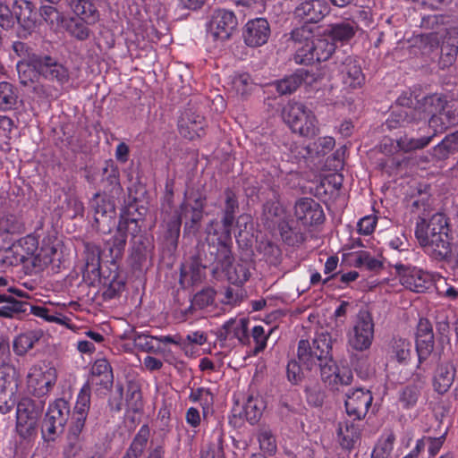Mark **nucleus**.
I'll return each instance as SVG.
<instances>
[{
    "mask_svg": "<svg viewBox=\"0 0 458 458\" xmlns=\"http://www.w3.org/2000/svg\"><path fill=\"white\" fill-rule=\"evenodd\" d=\"M252 81L248 73L235 74L231 79L232 88L242 97L249 94L252 88Z\"/></svg>",
    "mask_w": 458,
    "mask_h": 458,
    "instance_id": "obj_59",
    "label": "nucleus"
},
{
    "mask_svg": "<svg viewBox=\"0 0 458 458\" xmlns=\"http://www.w3.org/2000/svg\"><path fill=\"white\" fill-rule=\"evenodd\" d=\"M264 409L265 403L262 398L251 395L248 397L243 406V413L250 424H255L261 418Z\"/></svg>",
    "mask_w": 458,
    "mask_h": 458,
    "instance_id": "obj_48",
    "label": "nucleus"
},
{
    "mask_svg": "<svg viewBox=\"0 0 458 458\" xmlns=\"http://www.w3.org/2000/svg\"><path fill=\"white\" fill-rule=\"evenodd\" d=\"M128 211L126 215H122L118 225L117 229L126 237L130 234L131 235V239L134 237H138V233L140 232V225H139V218L131 217V209L139 210V207L136 205L138 201V197L132 193V189H128Z\"/></svg>",
    "mask_w": 458,
    "mask_h": 458,
    "instance_id": "obj_23",
    "label": "nucleus"
},
{
    "mask_svg": "<svg viewBox=\"0 0 458 458\" xmlns=\"http://www.w3.org/2000/svg\"><path fill=\"white\" fill-rule=\"evenodd\" d=\"M458 123V114L452 106L447 105L443 111L431 115L428 120L427 130L430 131L436 137L445 132L449 127Z\"/></svg>",
    "mask_w": 458,
    "mask_h": 458,
    "instance_id": "obj_22",
    "label": "nucleus"
},
{
    "mask_svg": "<svg viewBox=\"0 0 458 458\" xmlns=\"http://www.w3.org/2000/svg\"><path fill=\"white\" fill-rule=\"evenodd\" d=\"M271 35L269 22L265 18L250 20L244 26L242 36L245 44L258 47L266 44Z\"/></svg>",
    "mask_w": 458,
    "mask_h": 458,
    "instance_id": "obj_19",
    "label": "nucleus"
},
{
    "mask_svg": "<svg viewBox=\"0 0 458 458\" xmlns=\"http://www.w3.org/2000/svg\"><path fill=\"white\" fill-rule=\"evenodd\" d=\"M256 250L263 256L266 262L278 266L282 260V250L277 244L268 239L257 241Z\"/></svg>",
    "mask_w": 458,
    "mask_h": 458,
    "instance_id": "obj_40",
    "label": "nucleus"
},
{
    "mask_svg": "<svg viewBox=\"0 0 458 458\" xmlns=\"http://www.w3.org/2000/svg\"><path fill=\"white\" fill-rule=\"evenodd\" d=\"M90 382L92 385L100 386L105 389L112 386L114 376L107 360L98 359L94 362L91 368Z\"/></svg>",
    "mask_w": 458,
    "mask_h": 458,
    "instance_id": "obj_32",
    "label": "nucleus"
},
{
    "mask_svg": "<svg viewBox=\"0 0 458 458\" xmlns=\"http://www.w3.org/2000/svg\"><path fill=\"white\" fill-rule=\"evenodd\" d=\"M89 206L94 211L93 227L104 234L111 233L116 225V211L114 200L106 195L98 192L90 199Z\"/></svg>",
    "mask_w": 458,
    "mask_h": 458,
    "instance_id": "obj_9",
    "label": "nucleus"
},
{
    "mask_svg": "<svg viewBox=\"0 0 458 458\" xmlns=\"http://www.w3.org/2000/svg\"><path fill=\"white\" fill-rule=\"evenodd\" d=\"M392 352L399 363H403L411 357V343L406 339L394 338L392 341Z\"/></svg>",
    "mask_w": 458,
    "mask_h": 458,
    "instance_id": "obj_58",
    "label": "nucleus"
},
{
    "mask_svg": "<svg viewBox=\"0 0 458 458\" xmlns=\"http://www.w3.org/2000/svg\"><path fill=\"white\" fill-rule=\"evenodd\" d=\"M38 240L31 235L19 239L12 244L9 250L13 254L15 264L28 265L33 254L38 251Z\"/></svg>",
    "mask_w": 458,
    "mask_h": 458,
    "instance_id": "obj_24",
    "label": "nucleus"
},
{
    "mask_svg": "<svg viewBox=\"0 0 458 458\" xmlns=\"http://www.w3.org/2000/svg\"><path fill=\"white\" fill-rule=\"evenodd\" d=\"M447 105L446 99L437 94L427 96L423 98L420 102H418V107L423 112L425 117L427 115L431 116L435 114H438V112L443 111L444 107Z\"/></svg>",
    "mask_w": 458,
    "mask_h": 458,
    "instance_id": "obj_47",
    "label": "nucleus"
},
{
    "mask_svg": "<svg viewBox=\"0 0 458 458\" xmlns=\"http://www.w3.org/2000/svg\"><path fill=\"white\" fill-rule=\"evenodd\" d=\"M85 421L86 420L72 417V422L67 435L68 448L66 452L69 455L74 456L81 449V442L83 440L82 430L85 426Z\"/></svg>",
    "mask_w": 458,
    "mask_h": 458,
    "instance_id": "obj_36",
    "label": "nucleus"
},
{
    "mask_svg": "<svg viewBox=\"0 0 458 458\" xmlns=\"http://www.w3.org/2000/svg\"><path fill=\"white\" fill-rule=\"evenodd\" d=\"M181 221L184 219L183 233L185 234H196L201 225L204 213L178 212Z\"/></svg>",
    "mask_w": 458,
    "mask_h": 458,
    "instance_id": "obj_53",
    "label": "nucleus"
},
{
    "mask_svg": "<svg viewBox=\"0 0 458 458\" xmlns=\"http://www.w3.org/2000/svg\"><path fill=\"white\" fill-rule=\"evenodd\" d=\"M346 412L354 420H361L367 415L373 397L371 392L363 388H356L345 394Z\"/></svg>",
    "mask_w": 458,
    "mask_h": 458,
    "instance_id": "obj_16",
    "label": "nucleus"
},
{
    "mask_svg": "<svg viewBox=\"0 0 458 458\" xmlns=\"http://www.w3.org/2000/svg\"><path fill=\"white\" fill-rule=\"evenodd\" d=\"M445 19L446 16L437 14L427 15L421 19L420 28L431 31L426 35V37L430 38V41L436 45L439 44L445 32H446V34H457L455 29L447 30L445 28Z\"/></svg>",
    "mask_w": 458,
    "mask_h": 458,
    "instance_id": "obj_27",
    "label": "nucleus"
},
{
    "mask_svg": "<svg viewBox=\"0 0 458 458\" xmlns=\"http://www.w3.org/2000/svg\"><path fill=\"white\" fill-rule=\"evenodd\" d=\"M280 235L284 243L289 246H296L304 242V235L288 222L282 221L278 225Z\"/></svg>",
    "mask_w": 458,
    "mask_h": 458,
    "instance_id": "obj_50",
    "label": "nucleus"
},
{
    "mask_svg": "<svg viewBox=\"0 0 458 458\" xmlns=\"http://www.w3.org/2000/svg\"><path fill=\"white\" fill-rule=\"evenodd\" d=\"M126 405L129 411L135 413L143 409L142 394L140 387L135 384H129L126 391Z\"/></svg>",
    "mask_w": 458,
    "mask_h": 458,
    "instance_id": "obj_54",
    "label": "nucleus"
},
{
    "mask_svg": "<svg viewBox=\"0 0 458 458\" xmlns=\"http://www.w3.org/2000/svg\"><path fill=\"white\" fill-rule=\"evenodd\" d=\"M231 242V238H216V242L209 238L206 239L199 246L201 250V259H204L206 265L214 266V270H222L230 274L233 268V256L232 254L231 246L227 242Z\"/></svg>",
    "mask_w": 458,
    "mask_h": 458,
    "instance_id": "obj_5",
    "label": "nucleus"
},
{
    "mask_svg": "<svg viewBox=\"0 0 458 458\" xmlns=\"http://www.w3.org/2000/svg\"><path fill=\"white\" fill-rule=\"evenodd\" d=\"M337 435L341 447L350 452L360 439L361 428L358 424L346 420L338 424Z\"/></svg>",
    "mask_w": 458,
    "mask_h": 458,
    "instance_id": "obj_28",
    "label": "nucleus"
},
{
    "mask_svg": "<svg viewBox=\"0 0 458 458\" xmlns=\"http://www.w3.org/2000/svg\"><path fill=\"white\" fill-rule=\"evenodd\" d=\"M282 117L294 133L312 138L318 133V121L312 111L302 103L289 102L283 108Z\"/></svg>",
    "mask_w": 458,
    "mask_h": 458,
    "instance_id": "obj_3",
    "label": "nucleus"
},
{
    "mask_svg": "<svg viewBox=\"0 0 458 458\" xmlns=\"http://www.w3.org/2000/svg\"><path fill=\"white\" fill-rule=\"evenodd\" d=\"M164 223L165 224V239L169 247L175 249L178 245L182 221L178 216V212L174 211L172 216H165Z\"/></svg>",
    "mask_w": 458,
    "mask_h": 458,
    "instance_id": "obj_42",
    "label": "nucleus"
},
{
    "mask_svg": "<svg viewBox=\"0 0 458 458\" xmlns=\"http://www.w3.org/2000/svg\"><path fill=\"white\" fill-rule=\"evenodd\" d=\"M273 84L280 95H287L293 93L301 86V81L295 72L289 76L276 81Z\"/></svg>",
    "mask_w": 458,
    "mask_h": 458,
    "instance_id": "obj_56",
    "label": "nucleus"
},
{
    "mask_svg": "<svg viewBox=\"0 0 458 458\" xmlns=\"http://www.w3.org/2000/svg\"><path fill=\"white\" fill-rule=\"evenodd\" d=\"M330 12V7L326 0H305L299 4L294 11L295 18L305 23H318Z\"/></svg>",
    "mask_w": 458,
    "mask_h": 458,
    "instance_id": "obj_20",
    "label": "nucleus"
},
{
    "mask_svg": "<svg viewBox=\"0 0 458 458\" xmlns=\"http://www.w3.org/2000/svg\"><path fill=\"white\" fill-rule=\"evenodd\" d=\"M335 51V43L324 33L323 37L313 38L306 45L298 47L295 50L294 61L304 65L315 62H325L331 57Z\"/></svg>",
    "mask_w": 458,
    "mask_h": 458,
    "instance_id": "obj_8",
    "label": "nucleus"
},
{
    "mask_svg": "<svg viewBox=\"0 0 458 458\" xmlns=\"http://www.w3.org/2000/svg\"><path fill=\"white\" fill-rule=\"evenodd\" d=\"M57 255V250L54 246H46L36 251L25 269L29 274H37L42 272L50 264L55 261Z\"/></svg>",
    "mask_w": 458,
    "mask_h": 458,
    "instance_id": "obj_30",
    "label": "nucleus"
},
{
    "mask_svg": "<svg viewBox=\"0 0 458 458\" xmlns=\"http://www.w3.org/2000/svg\"><path fill=\"white\" fill-rule=\"evenodd\" d=\"M150 435L148 425H143L133 437L123 458H140L147 448Z\"/></svg>",
    "mask_w": 458,
    "mask_h": 458,
    "instance_id": "obj_39",
    "label": "nucleus"
},
{
    "mask_svg": "<svg viewBox=\"0 0 458 458\" xmlns=\"http://www.w3.org/2000/svg\"><path fill=\"white\" fill-rule=\"evenodd\" d=\"M14 18L15 21L35 20L33 17L34 4L28 0H17L14 2Z\"/></svg>",
    "mask_w": 458,
    "mask_h": 458,
    "instance_id": "obj_62",
    "label": "nucleus"
},
{
    "mask_svg": "<svg viewBox=\"0 0 458 458\" xmlns=\"http://www.w3.org/2000/svg\"><path fill=\"white\" fill-rule=\"evenodd\" d=\"M320 371V376L323 381H330L334 377L335 381V375H337L338 368L335 361L333 360L332 352H329L327 357H324L323 361H320L317 366Z\"/></svg>",
    "mask_w": 458,
    "mask_h": 458,
    "instance_id": "obj_57",
    "label": "nucleus"
},
{
    "mask_svg": "<svg viewBox=\"0 0 458 458\" xmlns=\"http://www.w3.org/2000/svg\"><path fill=\"white\" fill-rule=\"evenodd\" d=\"M238 20L233 12L226 9H216L208 24V34L214 40H227L237 29Z\"/></svg>",
    "mask_w": 458,
    "mask_h": 458,
    "instance_id": "obj_11",
    "label": "nucleus"
},
{
    "mask_svg": "<svg viewBox=\"0 0 458 458\" xmlns=\"http://www.w3.org/2000/svg\"><path fill=\"white\" fill-rule=\"evenodd\" d=\"M39 16L49 25L58 26L64 22L63 13L51 4L39 8Z\"/></svg>",
    "mask_w": 458,
    "mask_h": 458,
    "instance_id": "obj_60",
    "label": "nucleus"
},
{
    "mask_svg": "<svg viewBox=\"0 0 458 458\" xmlns=\"http://www.w3.org/2000/svg\"><path fill=\"white\" fill-rule=\"evenodd\" d=\"M216 294V293L212 287H205L194 294L193 304L199 310H203L214 303Z\"/></svg>",
    "mask_w": 458,
    "mask_h": 458,
    "instance_id": "obj_61",
    "label": "nucleus"
},
{
    "mask_svg": "<svg viewBox=\"0 0 458 458\" xmlns=\"http://www.w3.org/2000/svg\"><path fill=\"white\" fill-rule=\"evenodd\" d=\"M420 394V391L419 387L414 385H410L402 390L399 401L405 409H409L417 403Z\"/></svg>",
    "mask_w": 458,
    "mask_h": 458,
    "instance_id": "obj_63",
    "label": "nucleus"
},
{
    "mask_svg": "<svg viewBox=\"0 0 458 458\" xmlns=\"http://www.w3.org/2000/svg\"><path fill=\"white\" fill-rule=\"evenodd\" d=\"M411 211L418 216L415 236L419 244L437 259H444L451 253L447 220L444 214L433 209L428 198L411 203Z\"/></svg>",
    "mask_w": 458,
    "mask_h": 458,
    "instance_id": "obj_1",
    "label": "nucleus"
},
{
    "mask_svg": "<svg viewBox=\"0 0 458 458\" xmlns=\"http://www.w3.org/2000/svg\"><path fill=\"white\" fill-rule=\"evenodd\" d=\"M341 76L343 83L351 89L360 88L365 81V76L362 72L359 62L352 56L345 57L342 63Z\"/></svg>",
    "mask_w": 458,
    "mask_h": 458,
    "instance_id": "obj_25",
    "label": "nucleus"
},
{
    "mask_svg": "<svg viewBox=\"0 0 458 458\" xmlns=\"http://www.w3.org/2000/svg\"><path fill=\"white\" fill-rule=\"evenodd\" d=\"M18 89L7 81L0 82V109L3 111L15 108L18 103Z\"/></svg>",
    "mask_w": 458,
    "mask_h": 458,
    "instance_id": "obj_46",
    "label": "nucleus"
},
{
    "mask_svg": "<svg viewBox=\"0 0 458 458\" xmlns=\"http://www.w3.org/2000/svg\"><path fill=\"white\" fill-rule=\"evenodd\" d=\"M103 0H70L69 6L75 15L84 16L89 22H98L100 17L98 8Z\"/></svg>",
    "mask_w": 458,
    "mask_h": 458,
    "instance_id": "obj_33",
    "label": "nucleus"
},
{
    "mask_svg": "<svg viewBox=\"0 0 458 458\" xmlns=\"http://www.w3.org/2000/svg\"><path fill=\"white\" fill-rule=\"evenodd\" d=\"M95 23L96 22H89L82 15H75L66 21L65 30L71 37L76 38L79 41H85L90 37L91 34V30L89 26Z\"/></svg>",
    "mask_w": 458,
    "mask_h": 458,
    "instance_id": "obj_35",
    "label": "nucleus"
},
{
    "mask_svg": "<svg viewBox=\"0 0 458 458\" xmlns=\"http://www.w3.org/2000/svg\"><path fill=\"white\" fill-rule=\"evenodd\" d=\"M17 72L19 81L24 87L32 86L40 77L64 85L69 81V69L56 57L46 55V57L18 61Z\"/></svg>",
    "mask_w": 458,
    "mask_h": 458,
    "instance_id": "obj_2",
    "label": "nucleus"
},
{
    "mask_svg": "<svg viewBox=\"0 0 458 458\" xmlns=\"http://www.w3.org/2000/svg\"><path fill=\"white\" fill-rule=\"evenodd\" d=\"M433 283V276L426 271L412 267L409 276L402 279V284L406 288L416 293H424Z\"/></svg>",
    "mask_w": 458,
    "mask_h": 458,
    "instance_id": "obj_31",
    "label": "nucleus"
},
{
    "mask_svg": "<svg viewBox=\"0 0 458 458\" xmlns=\"http://www.w3.org/2000/svg\"><path fill=\"white\" fill-rule=\"evenodd\" d=\"M239 212L240 204L237 192L232 188H226L223 191L221 204V223L225 238H231L232 228L236 222Z\"/></svg>",
    "mask_w": 458,
    "mask_h": 458,
    "instance_id": "obj_15",
    "label": "nucleus"
},
{
    "mask_svg": "<svg viewBox=\"0 0 458 458\" xmlns=\"http://www.w3.org/2000/svg\"><path fill=\"white\" fill-rule=\"evenodd\" d=\"M295 216L305 226L320 225L325 221L321 205L311 198H301L294 206Z\"/></svg>",
    "mask_w": 458,
    "mask_h": 458,
    "instance_id": "obj_18",
    "label": "nucleus"
},
{
    "mask_svg": "<svg viewBox=\"0 0 458 458\" xmlns=\"http://www.w3.org/2000/svg\"><path fill=\"white\" fill-rule=\"evenodd\" d=\"M44 407L43 401L22 398L17 403L16 431L22 438L37 434L38 421Z\"/></svg>",
    "mask_w": 458,
    "mask_h": 458,
    "instance_id": "obj_7",
    "label": "nucleus"
},
{
    "mask_svg": "<svg viewBox=\"0 0 458 458\" xmlns=\"http://www.w3.org/2000/svg\"><path fill=\"white\" fill-rule=\"evenodd\" d=\"M358 30L355 21L345 20L340 22L331 24L327 27L325 33L334 42H348L351 40Z\"/></svg>",
    "mask_w": 458,
    "mask_h": 458,
    "instance_id": "obj_29",
    "label": "nucleus"
},
{
    "mask_svg": "<svg viewBox=\"0 0 458 458\" xmlns=\"http://www.w3.org/2000/svg\"><path fill=\"white\" fill-rule=\"evenodd\" d=\"M83 281L89 286L102 284L106 290L103 292L105 300L115 298L124 288V282L118 279L114 273L112 276H103L100 267H85L83 271Z\"/></svg>",
    "mask_w": 458,
    "mask_h": 458,
    "instance_id": "obj_12",
    "label": "nucleus"
},
{
    "mask_svg": "<svg viewBox=\"0 0 458 458\" xmlns=\"http://www.w3.org/2000/svg\"><path fill=\"white\" fill-rule=\"evenodd\" d=\"M250 320L245 318H231L226 321L216 335L217 340L221 343L236 339L242 344H249L250 336L249 335Z\"/></svg>",
    "mask_w": 458,
    "mask_h": 458,
    "instance_id": "obj_17",
    "label": "nucleus"
},
{
    "mask_svg": "<svg viewBox=\"0 0 458 458\" xmlns=\"http://www.w3.org/2000/svg\"><path fill=\"white\" fill-rule=\"evenodd\" d=\"M154 239L148 234H140L131 239V259L134 268L140 269L153 256Z\"/></svg>",
    "mask_w": 458,
    "mask_h": 458,
    "instance_id": "obj_21",
    "label": "nucleus"
},
{
    "mask_svg": "<svg viewBox=\"0 0 458 458\" xmlns=\"http://www.w3.org/2000/svg\"><path fill=\"white\" fill-rule=\"evenodd\" d=\"M70 417V405L64 399H57L50 404L41 424V434L45 441H55L64 431Z\"/></svg>",
    "mask_w": 458,
    "mask_h": 458,
    "instance_id": "obj_6",
    "label": "nucleus"
},
{
    "mask_svg": "<svg viewBox=\"0 0 458 458\" xmlns=\"http://www.w3.org/2000/svg\"><path fill=\"white\" fill-rule=\"evenodd\" d=\"M435 136L430 131H428L426 134L414 137L404 134L396 140L398 149L409 153L416 150H420L428 147Z\"/></svg>",
    "mask_w": 458,
    "mask_h": 458,
    "instance_id": "obj_34",
    "label": "nucleus"
},
{
    "mask_svg": "<svg viewBox=\"0 0 458 458\" xmlns=\"http://www.w3.org/2000/svg\"><path fill=\"white\" fill-rule=\"evenodd\" d=\"M374 321L368 310H360L357 314L352 330L348 335L349 345L356 351H366L374 338Z\"/></svg>",
    "mask_w": 458,
    "mask_h": 458,
    "instance_id": "obj_10",
    "label": "nucleus"
},
{
    "mask_svg": "<svg viewBox=\"0 0 458 458\" xmlns=\"http://www.w3.org/2000/svg\"><path fill=\"white\" fill-rule=\"evenodd\" d=\"M41 336L42 333L38 331H28L20 334L13 340V352L19 356H23L28 351L34 347L35 344L39 341Z\"/></svg>",
    "mask_w": 458,
    "mask_h": 458,
    "instance_id": "obj_41",
    "label": "nucleus"
},
{
    "mask_svg": "<svg viewBox=\"0 0 458 458\" xmlns=\"http://www.w3.org/2000/svg\"><path fill=\"white\" fill-rule=\"evenodd\" d=\"M455 368L453 364H444L437 368L434 377V388L438 394L446 393L453 385L455 377Z\"/></svg>",
    "mask_w": 458,
    "mask_h": 458,
    "instance_id": "obj_38",
    "label": "nucleus"
},
{
    "mask_svg": "<svg viewBox=\"0 0 458 458\" xmlns=\"http://www.w3.org/2000/svg\"><path fill=\"white\" fill-rule=\"evenodd\" d=\"M435 335L433 327L428 318H420L415 333V348L420 367L433 352Z\"/></svg>",
    "mask_w": 458,
    "mask_h": 458,
    "instance_id": "obj_14",
    "label": "nucleus"
},
{
    "mask_svg": "<svg viewBox=\"0 0 458 458\" xmlns=\"http://www.w3.org/2000/svg\"><path fill=\"white\" fill-rule=\"evenodd\" d=\"M29 310V302L25 301H19L15 298L4 303L0 307V317L5 318H18L21 319L23 315L27 314Z\"/></svg>",
    "mask_w": 458,
    "mask_h": 458,
    "instance_id": "obj_45",
    "label": "nucleus"
},
{
    "mask_svg": "<svg viewBox=\"0 0 458 458\" xmlns=\"http://www.w3.org/2000/svg\"><path fill=\"white\" fill-rule=\"evenodd\" d=\"M422 120H426V117L418 106L414 108H398L390 114L386 124L389 129H395L416 123Z\"/></svg>",
    "mask_w": 458,
    "mask_h": 458,
    "instance_id": "obj_26",
    "label": "nucleus"
},
{
    "mask_svg": "<svg viewBox=\"0 0 458 458\" xmlns=\"http://www.w3.org/2000/svg\"><path fill=\"white\" fill-rule=\"evenodd\" d=\"M90 405V389L85 385L80 391L73 409L72 418L86 420Z\"/></svg>",
    "mask_w": 458,
    "mask_h": 458,
    "instance_id": "obj_51",
    "label": "nucleus"
},
{
    "mask_svg": "<svg viewBox=\"0 0 458 458\" xmlns=\"http://www.w3.org/2000/svg\"><path fill=\"white\" fill-rule=\"evenodd\" d=\"M210 265H206L204 259H201V250L199 249L197 256L193 257L189 267L190 277L192 284L202 282L206 277V268Z\"/></svg>",
    "mask_w": 458,
    "mask_h": 458,
    "instance_id": "obj_52",
    "label": "nucleus"
},
{
    "mask_svg": "<svg viewBox=\"0 0 458 458\" xmlns=\"http://www.w3.org/2000/svg\"><path fill=\"white\" fill-rule=\"evenodd\" d=\"M332 352V340L328 334L318 335L310 343L301 339L298 343L297 358L306 371L311 372L324 357Z\"/></svg>",
    "mask_w": 458,
    "mask_h": 458,
    "instance_id": "obj_4",
    "label": "nucleus"
},
{
    "mask_svg": "<svg viewBox=\"0 0 458 458\" xmlns=\"http://www.w3.org/2000/svg\"><path fill=\"white\" fill-rule=\"evenodd\" d=\"M456 152H458V131L446 135L432 148L431 155L437 161H442Z\"/></svg>",
    "mask_w": 458,
    "mask_h": 458,
    "instance_id": "obj_37",
    "label": "nucleus"
},
{
    "mask_svg": "<svg viewBox=\"0 0 458 458\" xmlns=\"http://www.w3.org/2000/svg\"><path fill=\"white\" fill-rule=\"evenodd\" d=\"M127 243V238L116 228L115 233L105 242V249L108 250L111 262L115 263L121 259Z\"/></svg>",
    "mask_w": 458,
    "mask_h": 458,
    "instance_id": "obj_44",
    "label": "nucleus"
},
{
    "mask_svg": "<svg viewBox=\"0 0 458 458\" xmlns=\"http://www.w3.org/2000/svg\"><path fill=\"white\" fill-rule=\"evenodd\" d=\"M207 200L208 196L204 186H193L185 190L182 203L205 209Z\"/></svg>",
    "mask_w": 458,
    "mask_h": 458,
    "instance_id": "obj_49",
    "label": "nucleus"
},
{
    "mask_svg": "<svg viewBox=\"0 0 458 458\" xmlns=\"http://www.w3.org/2000/svg\"><path fill=\"white\" fill-rule=\"evenodd\" d=\"M16 384L0 377V412H9L16 404L14 389Z\"/></svg>",
    "mask_w": 458,
    "mask_h": 458,
    "instance_id": "obj_43",
    "label": "nucleus"
},
{
    "mask_svg": "<svg viewBox=\"0 0 458 458\" xmlns=\"http://www.w3.org/2000/svg\"><path fill=\"white\" fill-rule=\"evenodd\" d=\"M131 339L133 341L134 346L140 351L147 352H157L160 349V346L158 344H155L154 343L157 337L134 332L132 334Z\"/></svg>",
    "mask_w": 458,
    "mask_h": 458,
    "instance_id": "obj_55",
    "label": "nucleus"
},
{
    "mask_svg": "<svg viewBox=\"0 0 458 458\" xmlns=\"http://www.w3.org/2000/svg\"><path fill=\"white\" fill-rule=\"evenodd\" d=\"M103 182L107 183L110 191H120L119 171L113 164H106L103 168Z\"/></svg>",
    "mask_w": 458,
    "mask_h": 458,
    "instance_id": "obj_64",
    "label": "nucleus"
},
{
    "mask_svg": "<svg viewBox=\"0 0 458 458\" xmlns=\"http://www.w3.org/2000/svg\"><path fill=\"white\" fill-rule=\"evenodd\" d=\"M206 126L205 117L191 104L182 113L178 121V129L180 134L188 140L199 138Z\"/></svg>",
    "mask_w": 458,
    "mask_h": 458,
    "instance_id": "obj_13",
    "label": "nucleus"
}]
</instances>
